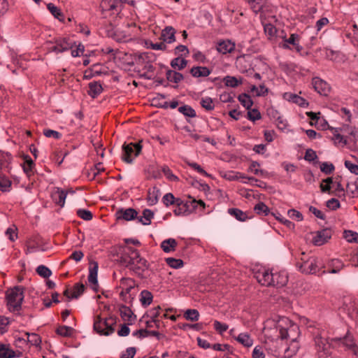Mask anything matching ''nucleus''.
<instances>
[{
    "label": "nucleus",
    "mask_w": 358,
    "mask_h": 358,
    "mask_svg": "<svg viewBox=\"0 0 358 358\" xmlns=\"http://www.w3.org/2000/svg\"><path fill=\"white\" fill-rule=\"evenodd\" d=\"M279 331L280 338L290 341L289 345L285 350L284 357L290 358L297 352L299 346L297 339L300 335L299 326L287 317H280L275 324Z\"/></svg>",
    "instance_id": "obj_1"
},
{
    "label": "nucleus",
    "mask_w": 358,
    "mask_h": 358,
    "mask_svg": "<svg viewBox=\"0 0 358 358\" xmlns=\"http://www.w3.org/2000/svg\"><path fill=\"white\" fill-rule=\"evenodd\" d=\"M120 262L138 276H143L148 268L147 261L140 256L138 251L132 247H125L120 257Z\"/></svg>",
    "instance_id": "obj_2"
},
{
    "label": "nucleus",
    "mask_w": 358,
    "mask_h": 358,
    "mask_svg": "<svg viewBox=\"0 0 358 358\" xmlns=\"http://www.w3.org/2000/svg\"><path fill=\"white\" fill-rule=\"evenodd\" d=\"M24 287L15 286L6 292L8 308L10 312H19L24 299Z\"/></svg>",
    "instance_id": "obj_3"
},
{
    "label": "nucleus",
    "mask_w": 358,
    "mask_h": 358,
    "mask_svg": "<svg viewBox=\"0 0 358 358\" xmlns=\"http://www.w3.org/2000/svg\"><path fill=\"white\" fill-rule=\"evenodd\" d=\"M46 45L48 52L59 54L72 49L73 43L68 38L59 37L48 41Z\"/></svg>",
    "instance_id": "obj_4"
},
{
    "label": "nucleus",
    "mask_w": 358,
    "mask_h": 358,
    "mask_svg": "<svg viewBox=\"0 0 358 358\" xmlns=\"http://www.w3.org/2000/svg\"><path fill=\"white\" fill-rule=\"evenodd\" d=\"M141 149V142L124 144L122 146V159L127 164H131L134 159L138 156Z\"/></svg>",
    "instance_id": "obj_5"
},
{
    "label": "nucleus",
    "mask_w": 358,
    "mask_h": 358,
    "mask_svg": "<svg viewBox=\"0 0 358 358\" xmlns=\"http://www.w3.org/2000/svg\"><path fill=\"white\" fill-rule=\"evenodd\" d=\"M115 322L113 318L101 320L100 317H97L94 322V329L99 334L108 336L115 331L113 325Z\"/></svg>",
    "instance_id": "obj_6"
},
{
    "label": "nucleus",
    "mask_w": 358,
    "mask_h": 358,
    "mask_svg": "<svg viewBox=\"0 0 358 358\" xmlns=\"http://www.w3.org/2000/svg\"><path fill=\"white\" fill-rule=\"evenodd\" d=\"M296 266L302 273L306 274H315L320 271L322 263L317 258L310 257L303 262H297Z\"/></svg>",
    "instance_id": "obj_7"
},
{
    "label": "nucleus",
    "mask_w": 358,
    "mask_h": 358,
    "mask_svg": "<svg viewBox=\"0 0 358 358\" xmlns=\"http://www.w3.org/2000/svg\"><path fill=\"white\" fill-rule=\"evenodd\" d=\"M254 278L257 282L264 286H271L272 282V272L264 267L254 268L253 270Z\"/></svg>",
    "instance_id": "obj_8"
},
{
    "label": "nucleus",
    "mask_w": 358,
    "mask_h": 358,
    "mask_svg": "<svg viewBox=\"0 0 358 358\" xmlns=\"http://www.w3.org/2000/svg\"><path fill=\"white\" fill-rule=\"evenodd\" d=\"M126 0H102L100 8L102 12L110 11L113 15H118L123 7V2Z\"/></svg>",
    "instance_id": "obj_9"
},
{
    "label": "nucleus",
    "mask_w": 358,
    "mask_h": 358,
    "mask_svg": "<svg viewBox=\"0 0 358 358\" xmlns=\"http://www.w3.org/2000/svg\"><path fill=\"white\" fill-rule=\"evenodd\" d=\"M312 85L315 90L323 96H327L331 90L329 85L320 78H313Z\"/></svg>",
    "instance_id": "obj_10"
},
{
    "label": "nucleus",
    "mask_w": 358,
    "mask_h": 358,
    "mask_svg": "<svg viewBox=\"0 0 358 358\" xmlns=\"http://www.w3.org/2000/svg\"><path fill=\"white\" fill-rule=\"evenodd\" d=\"M332 236L331 230L329 229H324L319 231L313 238V243L315 245H322L331 238Z\"/></svg>",
    "instance_id": "obj_11"
},
{
    "label": "nucleus",
    "mask_w": 358,
    "mask_h": 358,
    "mask_svg": "<svg viewBox=\"0 0 358 358\" xmlns=\"http://www.w3.org/2000/svg\"><path fill=\"white\" fill-rule=\"evenodd\" d=\"M138 212L132 208H121L116 212V216L118 220L131 221L137 219Z\"/></svg>",
    "instance_id": "obj_12"
},
{
    "label": "nucleus",
    "mask_w": 358,
    "mask_h": 358,
    "mask_svg": "<svg viewBox=\"0 0 358 358\" xmlns=\"http://www.w3.org/2000/svg\"><path fill=\"white\" fill-rule=\"evenodd\" d=\"M98 264L93 262L91 264L90 267V272L88 275V281L90 283L92 288L95 291H98V280H97V273H98Z\"/></svg>",
    "instance_id": "obj_13"
},
{
    "label": "nucleus",
    "mask_w": 358,
    "mask_h": 358,
    "mask_svg": "<svg viewBox=\"0 0 358 358\" xmlns=\"http://www.w3.org/2000/svg\"><path fill=\"white\" fill-rule=\"evenodd\" d=\"M288 282V276L286 272L280 271L272 273L271 286L283 287Z\"/></svg>",
    "instance_id": "obj_14"
},
{
    "label": "nucleus",
    "mask_w": 358,
    "mask_h": 358,
    "mask_svg": "<svg viewBox=\"0 0 358 358\" xmlns=\"http://www.w3.org/2000/svg\"><path fill=\"white\" fill-rule=\"evenodd\" d=\"M339 345L346 347L347 349L351 350L353 354L358 356V348L352 336H346L344 338H338Z\"/></svg>",
    "instance_id": "obj_15"
},
{
    "label": "nucleus",
    "mask_w": 358,
    "mask_h": 358,
    "mask_svg": "<svg viewBox=\"0 0 358 358\" xmlns=\"http://www.w3.org/2000/svg\"><path fill=\"white\" fill-rule=\"evenodd\" d=\"M314 341L318 350L324 351L328 346V342L324 336V331L314 333Z\"/></svg>",
    "instance_id": "obj_16"
},
{
    "label": "nucleus",
    "mask_w": 358,
    "mask_h": 358,
    "mask_svg": "<svg viewBox=\"0 0 358 358\" xmlns=\"http://www.w3.org/2000/svg\"><path fill=\"white\" fill-rule=\"evenodd\" d=\"M67 192L61 188H56L52 193V198L54 202L61 207H63L65 203Z\"/></svg>",
    "instance_id": "obj_17"
},
{
    "label": "nucleus",
    "mask_w": 358,
    "mask_h": 358,
    "mask_svg": "<svg viewBox=\"0 0 358 358\" xmlns=\"http://www.w3.org/2000/svg\"><path fill=\"white\" fill-rule=\"evenodd\" d=\"M136 286L135 281L130 278H122L120 280V287L122 289L120 295L130 293L131 290Z\"/></svg>",
    "instance_id": "obj_18"
},
{
    "label": "nucleus",
    "mask_w": 358,
    "mask_h": 358,
    "mask_svg": "<svg viewBox=\"0 0 358 358\" xmlns=\"http://www.w3.org/2000/svg\"><path fill=\"white\" fill-rule=\"evenodd\" d=\"M234 49L235 43L229 40L220 41L217 45V50L223 55L230 53L234 51Z\"/></svg>",
    "instance_id": "obj_19"
},
{
    "label": "nucleus",
    "mask_w": 358,
    "mask_h": 358,
    "mask_svg": "<svg viewBox=\"0 0 358 358\" xmlns=\"http://www.w3.org/2000/svg\"><path fill=\"white\" fill-rule=\"evenodd\" d=\"M175 33V29L172 27H166L162 31L161 38L164 43H171L176 41Z\"/></svg>",
    "instance_id": "obj_20"
},
{
    "label": "nucleus",
    "mask_w": 358,
    "mask_h": 358,
    "mask_svg": "<svg viewBox=\"0 0 358 358\" xmlns=\"http://www.w3.org/2000/svg\"><path fill=\"white\" fill-rule=\"evenodd\" d=\"M120 314L124 321L130 322V324L136 319V315L132 310L126 306H122L120 308ZM128 324H129V323Z\"/></svg>",
    "instance_id": "obj_21"
},
{
    "label": "nucleus",
    "mask_w": 358,
    "mask_h": 358,
    "mask_svg": "<svg viewBox=\"0 0 358 358\" xmlns=\"http://www.w3.org/2000/svg\"><path fill=\"white\" fill-rule=\"evenodd\" d=\"M210 73L211 70L206 66H193L190 69V73L194 78L207 77Z\"/></svg>",
    "instance_id": "obj_22"
},
{
    "label": "nucleus",
    "mask_w": 358,
    "mask_h": 358,
    "mask_svg": "<svg viewBox=\"0 0 358 358\" xmlns=\"http://www.w3.org/2000/svg\"><path fill=\"white\" fill-rule=\"evenodd\" d=\"M88 85L89 90L87 93L92 98L97 97L103 91V87L99 82L93 81L90 83Z\"/></svg>",
    "instance_id": "obj_23"
},
{
    "label": "nucleus",
    "mask_w": 358,
    "mask_h": 358,
    "mask_svg": "<svg viewBox=\"0 0 358 358\" xmlns=\"http://www.w3.org/2000/svg\"><path fill=\"white\" fill-rule=\"evenodd\" d=\"M235 340L246 348H250L253 345V339L248 333L239 334L235 337Z\"/></svg>",
    "instance_id": "obj_24"
},
{
    "label": "nucleus",
    "mask_w": 358,
    "mask_h": 358,
    "mask_svg": "<svg viewBox=\"0 0 358 358\" xmlns=\"http://www.w3.org/2000/svg\"><path fill=\"white\" fill-rule=\"evenodd\" d=\"M177 242L174 238H168L161 243V248L164 252L169 253L176 250Z\"/></svg>",
    "instance_id": "obj_25"
},
{
    "label": "nucleus",
    "mask_w": 358,
    "mask_h": 358,
    "mask_svg": "<svg viewBox=\"0 0 358 358\" xmlns=\"http://www.w3.org/2000/svg\"><path fill=\"white\" fill-rule=\"evenodd\" d=\"M154 217V213L150 209H145L143 211L141 216L137 215V220L138 222L143 225H149L151 223V220Z\"/></svg>",
    "instance_id": "obj_26"
},
{
    "label": "nucleus",
    "mask_w": 358,
    "mask_h": 358,
    "mask_svg": "<svg viewBox=\"0 0 358 358\" xmlns=\"http://www.w3.org/2000/svg\"><path fill=\"white\" fill-rule=\"evenodd\" d=\"M228 213L234 217L237 220L244 222L248 219V216L247 215L245 212L243 210L236 208H231L228 209Z\"/></svg>",
    "instance_id": "obj_27"
},
{
    "label": "nucleus",
    "mask_w": 358,
    "mask_h": 358,
    "mask_svg": "<svg viewBox=\"0 0 358 358\" xmlns=\"http://www.w3.org/2000/svg\"><path fill=\"white\" fill-rule=\"evenodd\" d=\"M166 77L169 82L173 83H178L184 78L182 73L173 70H167Z\"/></svg>",
    "instance_id": "obj_28"
},
{
    "label": "nucleus",
    "mask_w": 358,
    "mask_h": 358,
    "mask_svg": "<svg viewBox=\"0 0 358 358\" xmlns=\"http://www.w3.org/2000/svg\"><path fill=\"white\" fill-rule=\"evenodd\" d=\"M223 82L227 87H236L243 83L242 78H237L235 76H227L223 78Z\"/></svg>",
    "instance_id": "obj_29"
},
{
    "label": "nucleus",
    "mask_w": 358,
    "mask_h": 358,
    "mask_svg": "<svg viewBox=\"0 0 358 358\" xmlns=\"http://www.w3.org/2000/svg\"><path fill=\"white\" fill-rule=\"evenodd\" d=\"M0 357L3 358H14L16 357V354L8 345L0 344Z\"/></svg>",
    "instance_id": "obj_30"
},
{
    "label": "nucleus",
    "mask_w": 358,
    "mask_h": 358,
    "mask_svg": "<svg viewBox=\"0 0 358 358\" xmlns=\"http://www.w3.org/2000/svg\"><path fill=\"white\" fill-rule=\"evenodd\" d=\"M288 100L303 108H306L308 106V102L304 98L295 94H289Z\"/></svg>",
    "instance_id": "obj_31"
},
{
    "label": "nucleus",
    "mask_w": 358,
    "mask_h": 358,
    "mask_svg": "<svg viewBox=\"0 0 358 358\" xmlns=\"http://www.w3.org/2000/svg\"><path fill=\"white\" fill-rule=\"evenodd\" d=\"M159 195V189L154 187L149 189L148 193V202L150 205H155L157 203L158 197Z\"/></svg>",
    "instance_id": "obj_32"
},
{
    "label": "nucleus",
    "mask_w": 358,
    "mask_h": 358,
    "mask_svg": "<svg viewBox=\"0 0 358 358\" xmlns=\"http://www.w3.org/2000/svg\"><path fill=\"white\" fill-rule=\"evenodd\" d=\"M187 64V61L184 59L181 58L180 57H178L176 58H174L171 62V66L173 69H177L178 71L182 70L186 67Z\"/></svg>",
    "instance_id": "obj_33"
},
{
    "label": "nucleus",
    "mask_w": 358,
    "mask_h": 358,
    "mask_svg": "<svg viewBox=\"0 0 358 358\" xmlns=\"http://www.w3.org/2000/svg\"><path fill=\"white\" fill-rule=\"evenodd\" d=\"M47 8L55 18L58 19L59 21L64 20V15L57 6H55L52 3H49L47 5Z\"/></svg>",
    "instance_id": "obj_34"
},
{
    "label": "nucleus",
    "mask_w": 358,
    "mask_h": 358,
    "mask_svg": "<svg viewBox=\"0 0 358 358\" xmlns=\"http://www.w3.org/2000/svg\"><path fill=\"white\" fill-rule=\"evenodd\" d=\"M140 301L143 306H149L152 301V294L148 290H143L140 294Z\"/></svg>",
    "instance_id": "obj_35"
},
{
    "label": "nucleus",
    "mask_w": 358,
    "mask_h": 358,
    "mask_svg": "<svg viewBox=\"0 0 358 358\" xmlns=\"http://www.w3.org/2000/svg\"><path fill=\"white\" fill-rule=\"evenodd\" d=\"M56 332L57 334H59L61 336L63 337H71L72 336L74 329L73 328L68 326H59Z\"/></svg>",
    "instance_id": "obj_36"
},
{
    "label": "nucleus",
    "mask_w": 358,
    "mask_h": 358,
    "mask_svg": "<svg viewBox=\"0 0 358 358\" xmlns=\"http://www.w3.org/2000/svg\"><path fill=\"white\" fill-rule=\"evenodd\" d=\"M238 101L246 109L249 110L253 104L251 97L247 94H241L238 97Z\"/></svg>",
    "instance_id": "obj_37"
},
{
    "label": "nucleus",
    "mask_w": 358,
    "mask_h": 358,
    "mask_svg": "<svg viewBox=\"0 0 358 358\" xmlns=\"http://www.w3.org/2000/svg\"><path fill=\"white\" fill-rule=\"evenodd\" d=\"M34 166V161L31 158L27 155L24 157V163L23 165V170L24 173L29 176L33 173V167Z\"/></svg>",
    "instance_id": "obj_38"
},
{
    "label": "nucleus",
    "mask_w": 358,
    "mask_h": 358,
    "mask_svg": "<svg viewBox=\"0 0 358 358\" xmlns=\"http://www.w3.org/2000/svg\"><path fill=\"white\" fill-rule=\"evenodd\" d=\"M344 238L349 243H358V233L351 230H345L343 232Z\"/></svg>",
    "instance_id": "obj_39"
},
{
    "label": "nucleus",
    "mask_w": 358,
    "mask_h": 358,
    "mask_svg": "<svg viewBox=\"0 0 358 358\" xmlns=\"http://www.w3.org/2000/svg\"><path fill=\"white\" fill-rule=\"evenodd\" d=\"M299 38V36L298 34H292L289 38H284L283 43L280 46L284 49H291L289 45H293Z\"/></svg>",
    "instance_id": "obj_40"
},
{
    "label": "nucleus",
    "mask_w": 358,
    "mask_h": 358,
    "mask_svg": "<svg viewBox=\"0 0 358 358\" xmlns=\"http://www.w3.org/2000/svg\"><path fill=\"white\" fill-rule=\"evenodd\" d=\"M184 317L187 320L196 322L199 319V313L196 309H187L184 313Z\"/></svg>",
    "instance_id": "obj_41"
},
{
    "label": "nucleus",
    "mask_w": 358,
    "mask_h": 358,
    "mask_svg": "<svg viewBox=\"0 0 358 358\" xmlns=\"http://www.w3.org/2000/svg\"><path fill=\"white\" fill-rule=\"evenodd\" d=\"M11 184V181L6 176L0 174V190L1 192H8L10 190Z\"/></svg>",
    "instance_id": "obj_42"
},
{
    "label": "nucleus",
    "mask_w": 358,
    "mask_h": 358,
    "mask_svg": "<svg viewBox=\"0 0 358 358\" xmlns=\"http://www.w3.org/2000/svg\"><path fill=\"white\" fill-rule=\"evenodd\" d=\"M26 336H27V341L31 345L36 346V347H40L41 343V337L34 333L29 334L26 333Z\"/></svg>",
    "instance_id": "obj_43"
},
{
    "label": "nucleus",
    "mask_w": 358,
    "mask_h": 358,
    "mask_svg": "<svg viewBox=\"0 0 358 358\" xmlns=\"http://www.w3.org/2000/svg\"><path fill=\"white\" fill-rule=\"evenodd\" d=\"M166 263L173 268H180L184 265L183 261L180 259L168 257L165 259Z\"/></svg>",
    "instance_id": "obj_44"
},
{
    "label": "nucleus",
    "mask_w": 358,
    "mask_h": 358,
    "mask_svg": "<svg viewBox=\"0 0 358 358\" xmlns=\"http://www.w3.org/2000/svg\"><path fill=\"white\" fill-rule=\"evenodd\" d=\"M178 111L183 114L185 116L189 117H196V111L189 106L184 105L178 108Z\"/></svg>",
    "instance_id": "obj_45"
},
{
    "label": "nucleus",
    "mask_w": 358,
    "mask_h": 358,
    "mask_svg": "<svg viewBox=\"0 0 358 358\" xmlns=\"http://www.w3.org/2000/svg\"><path fill=\"white\" fill-rule=\"evenodd\" d=\"M330 129L332 131L333 133V137L331 138V139L334 141L335 144H346V141L344 140L343 136L339 134L338 129L331 127L330 128Z\"/></svg>",
    "instance_id": "obj_46"
},
{
    "label": "nucleus",
    "mask_w": 358,
    "mask_h": 358,
    "mask_svg": "<svg viewBox=\"0 0 358 358\" xmlns=\"http://www.w3.org/2000/svg\"><path fill=\"white\" fill-rule=\"evenodd\" d=\"M254 210L259 215H267L269 213L268 207L263 202H259L255 205Z\"/></svg>",
    "instance_id": "obj_47"
},
{
    "label": "nucleus",
    "mask_w": 358,
    "mask_h": 358,
    "mask_svg": "<svg viewBox=\"0 0 358 358\" xmlns=\"http://www.w3.org/2000/svg\"><path fill=\"white\" fill-rule=\"evenodd\" d=\"M85 291V285L83 283H76L73 288L71 298H78Z\"/></svg>",
    "instance_id": "obj_48"
},
{
    "label": "nucleus",
    "mask_w": 358,
    "mask_h": 358,
    "mask_svg": "<svg viewBox=\"0 0 358 358\" xmlns=\"http://www.w3.org/2000/svg\"><path fill=\"white\" fill-rule=\"evenodd\" d=\"M201 106L206 110H213L215 108V104L210 97H204L201 100Z\"/></svg>",
    "instance_id": "obj_49"
},
{
    "label": "nucleus",
    "mask_w": 358,
    "mask_h": 358,
    "mask_svg": "<svg viewBox=\"0 0 358 358\" xmlns=\"http://www.w3.org/2000/svg\"><path fill=\"white\" fill-rule=\"evenodd\" d=\"M37 273L44 278H48L52 275V271L47 266L44 265H40L36 268Z\"/></svg>",
    "instance_id": "obj_50"
},
{
    "label": "nucleus",
    "mask_w": 358,
    "mask_h": 358,
    "mask_svg": "<svg viewBox=\"0 0 358 358\" xmlns=\"http://www.w3.org/2000/svg\"><path fill=\"white\" fill-rule=\"evenodd\" d=\"M173 213L176 216H185L189 215V210H187V206L182 204L176 206L173 210Z\"/></svg>",
    "instance_id": "obj_51"
},
{
    "label": "nucleus",
    "mask_w": 358,
    "mask_h": 358,
    "mask_svg": "<svg viewBox=\"0 0 358 358\" xmlns=\"http://www.w3.org/2000/svg\"><path fill=\"white\" fill-rule=\"evenodd\" d=\"M331 266L332 268L329 273H337L344 267V264L341 260L336 259L332 260Z\"/></svg>",
    "instance_id": "obj_52"
},
{
    "label": "nucleus",
    "mask_w": 358,
    "mask_h": 358,
    "mask_svg": "<svg viewBox=\"0 0 358 358\" xmlns=\"http://www.w3.org/2000/svg\"><path fill=\"white\" fill-rule=\"evenodd\" d=\"M77 215H78V217L86 221H90L93 217L91 211L85 209H78L77 210Z\"/></svg>",
    "instance_id": "obj_53"
},
{
    "label": "nucleus",
    "mask_w": 358,
    "mask_h": 358,
    "mask_svg": "<svg viewBox=\"0 0 358 358\" xmlns=\"http://www.w3.org/2000/svg\"><path fill=\"white\" fill-rule=\"evenodd\" d=\"M220 174L222 178H224L226 180H228L229 181L238 180V172L230 171L221 172Z\"/></svg>",
    "instance_id": "obj_54"
},
{
    "label": "nucleus",
    "mask_w": 358,
    "mask_h": 358,
    "mask_svg": "<svg viewBox=\"0 0 358 358\" xmlns=\"http://www.w3.org/2000/svg\"><path fill=\"white\" fill-rule=\"evenodd\" d=\"M252 8L255 13L262 9L265 0H248Z\"/></svg>",
    "instance_id": "obj_55"
},
{
    "label": "nucleus",
    "mask_w": 358,
    "mask_h": 358,
    "mask_svg": "<svg viewBox=\"0 0 358 358\" xmlns=\"http://www.w3.org/2000/svg\"><path fill=\"white\" fill-rule=\"evenodd\" d=\"M162 171L164 176L171 181H178V178L175 176L167 166H164Z\"/></svg>",
    "instance_id": "obj_56"
},
{
    "label": "nucleus",
    "mask_w": 358,
    "mask_h": 358,
    "mask_svg": "<svg viewBox=\"0 0 358 358\" xmlns=\"http://www.w3.org/2000/svg\"><path fill=\"white\" fill-rule=\"evenodd\" d=\"M258 166H259V164L257 162H252L248 169V171L252 172L255 175L264 176L266 171L257 169Z\"/></svg>",
    "instance_id": "obj_57"
},
{
    "label": "nucleus",
    "mask_w": 358,
    "mask_h": 358,
    "mask_svg": "<svg viewBox=\"0 0 358 358\" xmlns=\"http://www.w3.org/2000/svg\"><path fill=\"white\" fill-rule=\"evenodd\" d=\"M264 32L266 35L268 36L269 38H273L275 36L277 29L275 26L271 24H266L264 25Z\"/></svg>",
    "instance_id": "obj_58"
},
{
    "label": "nucleus",
    "mask_w": 358,
    "mask_h": 358,
    "mask_svg": "<svg viewBox=\"0 0 358 358\" xmlns=\"http://www.w3.org/2000/svg\"><path fill=\"white\" fill-rule=\"evenodd\" d=\"M213 326L214 329L220 334H222L229 328V326L227 324L222 323L217 320L214 321Z\"/></svg>",
    "instance_id": "obj_59"
},
{
    "label": "nucleus",
    "mask_w": 358,
    "mask_h": 358,
    "mask_svg": "<svg viewBox=\"0 0 358 358\" xmlns=\"http://www.w3.org/2000/svg\"><path fill=\"white\" fill-rule=\"evenodd\" d=\"M10 321L8 317L0 316V334H3L8 331Z\"/></svg>",
    "instance_id": "obj_60"
},
{
    "label": "nucleus",
    "mask_w": 358,
    "mask_h": 358,
    "mask_svg": "<svg viewBox=\"0 0 358 358\" xmlns=\"http://www.w3.org/2000/svg\"><path fill=\"white\" fill-rule=\"evenodd\" d=\"M288 216L294 220L298 222L303 220V215L298 210L295 209H290L287 212Z\"/></svg>",
    "instance_id": "obj_61"
},
{
    "label": "nucleus",
    "mask_w": 358,
    "mask_h": 358,
    "mask_svg": "<svg viewBox=\"0 0 358 358\" xmlns=\"http://www.w3.org/2000/svg\"><path fill=\"white\" fill-rule=\"evenodd\" d=\"M261 117L260 112L256 108L248 111V118L252 122L259 120Z\"/></svg>",
    "instance_id": "obj_62"
},
{
    "label": "nucleus",
    "mask_w": 358,
    "mask_h": 358,
    "mask_svg": "<svg viewBox=\"0 0 358 358\" xmlns=\"http://www.w3.org/2000/svg\"><path fill=\"white\" fill-rule=\"evenodd\" d=\"M175 201V196L172 193H166L162 198L163 203L166 206L173 205Z\"/></svg>",
    "instance_id": "obj_63"
},
{
    "label": "nucleus",
    "mask_w": 358,
    "mask_h": 358,
    "mask_svg": "<svg viewBox=\"0 0 358 358\" xmlns=\"http://www.w3.org/2000/svg\"><path fill=\"white\" fill-rule=\"evenodd\" d=\"M136 352L134 347H129L127 348L125 352H122L120 358H134Z\"/></svg>",
    "instance_id": "obj_64"
}]
</instances>
